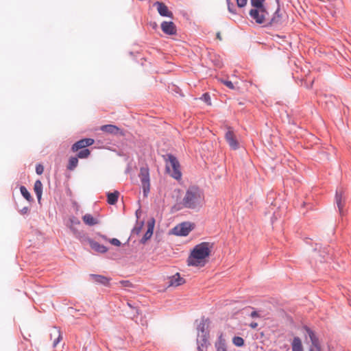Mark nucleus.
<instances>
[{
	"label": "nucleus",
	"instance_id": "nucleus-8",
	"mask_svg": "<svg viewBox=\"0 0 351 351\" xmlns=\"http://www.w3.org/2000/svg\"><path fill=\"white\" fill-rule=\"evenodd\" d=\"M225 138L231 149L234 150L239 149V142L237 141L233 130L231 127L228 128V130L225 134Z\"/></svg>",
	"mask_w": 351,
	"mask_h": 351
},
{
	"label": "nucleus",
	"instance_id": "nucleus-12",
	"mask_svg": "<svg viewBox=\"0 0 351 351\" xmlns=\"http://www.w3.org/2000/svg\"><path fill=\"white\" fill-rule=\"evenodd\" d=\"M100 130L102 132L114 134V135H123V131L117 125L108 124V125H104L100 127Z\"/></svg>",
	"mask_w": 351,
	"mask_h": 351
},
{
	"label": "nucleus",
	"instance_id": "nucleus-36",
	"mask_svg": "<svg viewBox=\"0 0 351 351\" xmlns=\"http://www.w3.org/2000/svg\"><path fill=\"white\" fill-rule=\"evenodd\" d=\"M44 171V167L41 164H38L36 166V172L38 175H41Z\"/></svg>",
	"mask_w": 351,
	"mask_h": 351
},
{
	"label": "nucleus",
	"instance_id": "nucleus-37",
	"mask_svg": "<svg viewBox=\"0 0 351 351\" xmlns=\"http://www.w3.org/2000/svg\"><path fill=\"white\" fill-rule=\"evenodd\" d=\"M236 1L239 8H243L246 5L247 0H236Z\"/></svg>",
	"mask_w": 351,
	"mask_h": 351
},
{
	"label": "nucleus",
	"instance_id": "nucleus-5",
	"mask_svg": "<svg viewBox=\"0 0 351 351\" xmlns=\"http://www.w3.org/2000/svg\"><path fill=\"white\" fill-rule=\"evenodd\" d=\"M138 177L141 180L143 196L147 197L150 191V176L149 168L147 167H141Z\"/></svg>",
	"mask_w": 351,
	"mask_h": 351
},
{
	"label": "nucleus",
	"instance_id": "nucleus-15",
	"mask_svg": "<svg viewBox=\"0 0 351 351\" xmlns=\"http://www.w3.org/2000/svg\"><path fill=\"white\" fill-rule=\"evenodd\" d=\"M87 240L90 247L95 252L101 254H104L108 251V248L104 245H101L90 238H88Z\"/></svg>",
	"mask_w": 351,
	"mask_h": 351
},
{
	"label": "nucleus",
	"instance_id": "nucleus-2",
	"mask_svg": "<svg viewBox=\"0 0 351 351\" xmlns=\"http://www.w3.org/2000/svg\"><path fill=\"white\" fill-rule=\"evenodd\" d=\"M213 244L208 242H202L196 245L188 257V265L204 267L206 263L205 259L209 256Z\"/></svg>",
	"mask_w": 351,
	"mask_h": 351
},
{
	"label": "nucleus",
	"instance_id": "nucleus-21",
	"mask_svg": "<svg viewBox=\"0 0 351 351\" xmlns=\"http://www.w3.org/2000/svg\"><path fill=\"white\" fill-rule=\"evenodd\" d=\"M84 222L90 226H93L98 223L97 219L93 217L90 214H86L83 216Z\"/></svg>",
	"mask_w": 351,
	"mask_h": 351
},
{
	"label": "nucleus",
	"instance_id": "nucleus-3",
	"mask_svg": "<svg viewBox=\"0 0 351 351\" xmlns=\"http://www.w3.org/2000/svg\"><path fill=\"white\" fill-rule=\"evenodd\" d=\"M166 162V170L174 179L179 180L182 178L180 165L177 158L171 154H167L162 156Z\"/></svg>",
	"mask_w": 351,
	"mask_h": 351
},
{
	"label": "nucleus",
	"instance_id": "nucleus-17",
	"mask_svg": "<svg viewBox=\"0 0 351 351\" xmlns=\"http://www.w3.org/2000/svg\"><path fill=\"white\" fill-rule=\"evenodd\" d=\"M90 277L97 283L103 285L104 286H109L110 285V279L104 276L90 274Z\"/></svg>",
	"mask_w": 351,
	"mask_h": 351
},
{
	"label": "nucleus",
	"instance_id": "nucleus-29",
	"mask_svg": "<svg viewBox=\"0 0 351 351\" xmlns=\"http://www.w3.org/2000/svg\"><path fill=\"white\" fill-rule=\"evenodd\" d=\"M90 154V152L88 149H82L81 151H80L77 154V157L78 158H86L89 156V155Z\"/></svg>",
	"mask_w": 351,
	"mask_h": 351
},
{
	"label": "nucleus",
	"instance_id": "nucleus-22",
	"mask_svg": "<svg viewBox=\"0 0 351 351\" xmlns=\"http://www.w3.org/2000/svg\"><path fill=\"white\" fill-rule=\"evenodd\" d=\"M335 201L338 207L339 211L341 214L343 213V204L342 203V193L341 192L337 191L335 195Z\"/></svg>",
	"mask_w": 351,
	"mask_h": 351
},
{
	"label": "nucleus",
	"instance_id": "nucleus-9",
	"mask_svg": "<svg viewBox=\"0 0 351 351\" xmlns=\"http://www.w3.org/2000/svg\"><path fill=\"white\" fill-rule=\"evenodd\" d=\"M154 6L156 7L159 14L162 16L169 17L172 19L173 14L169 11L167 6L162 2L156 1L154 3Z\"/></svg>",
	"mask_w": 351,
	"mask_h": 351
},
{
	"label": "nucleus",
	"instance_id": "nucleus-52",
	"mask_svg": "<svg viewBox=\"0 0 351 351\" xmlns=\"http://www.w3.org/2000/svg\"><path fill=\"white\" fill-rule=\"evenodd\" d=\"M309 351H313V350L312 349H310V350H309Z\"/></svg>",
	"mask_w": 351,
	"mask_h": 351
},
{
	"label": "nucleus",
	"instance_id": "nucleus-33",
	"mask_svg": "<svg viewBox=\"0 0 351 351\" xmlns=\"http://www.w3.org/2000/svg\"><path fill=\"white\" fill-rule=\"evenodd\" d=\"M200 99L202 101H204L205 103H206L207 104L211 105L210 96L209 93H204L202 95V97H200Z\"/></svg>",
	"mask_w": 351,
	"mask_h": 351
},
{
	"label": "nucleus",
	"instance_id": "nucleus-14",
	"mask_svg": "<svg viewBox=\"0 0 351 351\" xmlns=\"http://www.w3.org/2000/svg\"><path fill=\"white\" fill-rule=\"evenodd\" d=\"M154 223H155V220L154 218H152V219L148 221L147 230L146 232L144 234L142 239H141V241H140L141 243L145 244L147 242V241L149 240L152 237V236L153 234Z\"/></svg>",
	"mask_w": 351,
	"mask_h": 351
},
{
	"label": "nucleus",
	"instance_id": "nucleus-1",
	"mask_svg": "<svg viewBox=\"0 0 351 351\" xmlns=\"http://www.w3.org/2000/svg\"><path fill=\"white\" fill-rule=\"evenodd\" d=\"M204 202L203 191L196 185H191L186 189L182 204L185 208L198 210L202 207Z\"/></svg>",
	"mask_w": 351,
	"mask_h": 351
},
{
	"label": "nucleus",
	"instance_id": "nucleus-45",
	"mask_svg": "<svg viewBox=\"0 0 351 351\" xmlns=\"http://www.w3.org/2000/svg\"><path fill=\"white\" fill-rule=\"evenodd\" d=\"M250 327H251L252 328L254 329L256 328L257 326H258V324L256 322H251L250 324H249Z\"/></svg>",
	"mask_w": 351,
	"mask_h": 351
},
{
	"label": "nucleus",
	"instance_id": "nucleus-16",
	"mask_svg": "<svg viewBox=\"0 0 351 351\" xmlns=\"http://www.w3.org/2000/svg\"><path fill=\"white\" fill-rule=\"evenodd\" d=\"M185 282V280L182 278L179 273L169 278L168 286L169 287H178L182 285Z\"/></svg>",
	"mask_w": 351,
	"mask_h": 351
},
{
	"label": "nucleus",
	"instance_id": "nucleus-48",
	"mask_svg": "<svg viewBox=\"0 0 351 351\" xmlns=\"http://www.w3.org/2000/svg\"><path fill=\"white\" fill-rule=\"evenodd\" d=\"M313 81H312L309 85L306 84V88H311L312 87V86H313Z\"/></svg>",
	"mask_w": 351,
	"mask_h": 351
},
{
	"label": "nucleus",
	"instance_id": "nucleus-47",
	"mask_svg": "<svg viewBox=\"0 0 351 351\" xmlns=\"http://www.w3.org/2000/svg\"><path fill=\"white\" fill-rule=\"evenodd\" d=\"M141 213V210L140 209L137 210L136 211V218L138 219L139 218V214Z\"/></svg>",
	"mask_w": 351,
	"mask_h": 351
},
{
	"label": "nucleus",
	"instance_id": "nucleus-40",
	"mask_svg": "<svg viewBox=\"0 0 351 351\" xmlns=\"http://www.w3.org/2000/svg\"><path fill=\"white\" fill-rule=\"evenodd\" d=\"M62 339L61 335H60V332L58 331V338H56V339L53 341V347H56V346L58 344V343L60 342V339Z\"/></svg>",
	"mask_w": 351,
	"mask_h": 351
},
{
	"label": "nucleus",
	"instance_id": "nucleus-20",
	"mask_svg": "<svg viewBox=\"0 0 351 351\" xmlns=\"http://www.w3.org/2000/svg\"><path fill=\"white\" fill-rule=\"evenodd\" d=\"M119 193L117 191H115L113 193H107V202L110 205L115 204L119 198Z\"/></svg>",
	"mask_w": 351,
	"mask_h": 351
},
{
	"label": "nucleus",
	"instance_id": "nucleus-42",
	"mask_svg": "<svg viewBox=\"0 0 351 351\" xmlns=\"http://www.w3.org/2000/svg\"><path fill=\"white\" fill-rule=\"evenodd\" d=\"M250 317H259V314L258 313V312L256 311H253L252 312H251V313L250 314Z\"/></svg>",
	"mask_w": 351,
	"mask_h": 351
},
{
	"label": "nucleus",
	"instance_id": "nucleus-50",
	"mask_svg": "<svg viewBox=\"0 0 351 351\" xmlns=\"http://www.w3.org/2000/svg\"><path fill=\"white\" fill-rule=\"evenodd\" d=\"M217 38H219V40H221V35H220V33H219V32H218V33L217 34Z\"/></svg>",
	"mask_w": 351,
	"mask_h": 351
},
{
	"label": "nucleus",
	"instance_id": "nucleus-35",
	"mask_svg": "<svg viewBox=\"0 0 351 351\" xmlns=\"http://www.w3.org/2000/svg\"><path fill=\"white\" fill-rule=\"evenodd\" d=\"M83 141L84 142L86 147L92 145L95 142L94 140L90 138H83Z\"/></svg>",
	"mask_w": 351,
	"mask_h": 351
},
{
	"label": "nucleus",
	"instance_id": "nucleus-46",
	"mask_svg": "<svg viewBox=\"0 0 351 351\" xmlns=\"http://www.w3.org/2000/svg\"><path fill=\"white\" fill-rule=\"evenodd\" d=\"M302 206L307 207L308 208H312L311 204L306 203V202H303Z\"/></svg>",
	"mask_w": 351,
	"mask_h": 351
},
{
	"label": "nucleus",
	"instance_id": "nucleus-38",
	"mask_svg": "<svg viewBox=\"0 0 351 351\" xmlns=\"http://www.w3.org/2000/svg\"><path fill=\"white\" fill-rule=\"evenodd\" d=\"M110 243L115 246H120L121 245V241L115 238L110 239Z\"/></svg>",
	"mask_w": 351,
	"mask_h": 351
},
{
	"label": "nucleus",
	"instance_id": "nucleus-51",
	"mask_svg": "<svg viewBox=\"0 0 351 351\" xmlns=\"http://www.w3.org/2000/svg\"><path fill=\"white\" fill-rule=\"evenodd\" d=\"M319 261H320V262H322V261H324L325 260L323 258H321Z\"/></svg>",
	"mask_w": 351,
	"mask_h": 351
},
{
	"label": "nucleus",
	"instance_id": "nucleus-39",
	"mask_svg": "<svg viewBox=\"0 0 351 351\" xmlns=\"http://www.w3.org/2000/svg\"><path fill=\"white\" fill-rule=\"evenodd\" d=\"M119 283L125 287H130L132 285L129 280H121Z\"/></svg>",
	"mask_w": 351,
	"mask_h": 351
},
{
	"label": "nucleus",
	"instance_id": "nucleus-13",
	"mask_svg": "<svg viewBox=\"0 0 351 351\" xmlns=\"http://www.w3.org/2000/svg\"><path fill=\"white\" fill-rule=\"evenodd\" d=\"M161 29L167 35H174L176 34V27L171 21H163L161 23Z\"/></svg>",
	"mask_w": 351,
	"mask_h": 351
},
{
	"label": "nucleus",
	"instance_id": "nucleus-11",
	"mask_svg": "<svg viewBox=\"0 0 351 351\" xmlns=\"http://www.w3.org/2000/svg\"><path fill=\"white\" fill-rule=\"evenodd\" d=\"M304 330L306 331V335L308 336L311 340L312 345L318 350H320V344L318 337L316 336L313 330L309 327L304 326Z\"/></svg>",
	"mask_w": 351,
	"mask_h": 351
},
{
	"label": "nucleus",
	"instance_id": "nucleus-31",
	"mask_svg": "<svg viewBox=\"0 0 351 351\" xmlns=\"http://www.w3.org/2000/svg\"><path fill=\"white\" fill-rule=\"evenodd\" d=\"M227 5H228V10L229 12L232 14H237V10L235 8L234 5L230 1V0H226Z\"/></svg>",
	"mask_w": 351,
	"mask_h": 351
},
{
	"label": "nucleus",
	"instance_id": "nucleus-25",
	"mask_svg": "<svg viewBox=\"0 0 351 351\" xmlns=\"http://www.w3.org/2000/svg\"><path fill=\"white\" fill-rule=\"evenodd\" d=\"M265 0H250L251 5L253 9H261L266 8L265 5Z\"/></svg>",
	"mask_w": 351,
	"mask_h": 351
},
{
	"label": "nucleus",
	"instance_id": "nucleus-24",
	"mask_svg": "<svg viewBox=\"0 0 351 351\" xmlns=\"http://www.w3.org/2000/svg\"><path fill=\"white\" fill-rule=\"evenodd\" d=\"M78 164V158L77 156H72L69 160L67 169L70 171L74 170Z\"/></svg>",
	"mask_w": 351,
	"mask_h": 351
},
{
	"label": "nucleus",
	"instance_id": "nucleus-32",
	"mask_svg": "<svg viewBox=\"0 0 351 351\" xmlns=\"http://www.w3.org/2000/svg\"><path fill=\"white\" fill-rule=\"evenodd\" d=\"M217 351H227L226 347L224 342L219 341L215 344Z\"/></svg>",
	"mask_w": 351,
	"mask_h": 351
},
{
	"label": "nucleus",
	"instance_id": "nucleus-7",
	"mask_svg": "<svg viewBox=\"0 0 351 351\" xmlns=\"http://www.w3.org/2000/svg\"><path fill=\"white\" fill-rule=\"evenodd\" d=\"M209 319H205L203 317L199 325L197 326V338L200 339H206V340L208 339L209 337V331L208 330V326H209Z\"/></svg>",
	"mask_w": 351,
	"mask_h": 351
},
{
	"label": "nucleus",
	"instance_id": "nucleus-34",
	"mask_svg": "<svg viewBox=\"0 0 351 351\" xmlns=\"http://www.w3.org/2000/svg\"><path fill=\"white\" fill-rule=\"evenodd\" d=\"M221 82L230 89L234 90L235 88L233 83L231 81L228 80H221Z\"/></svg>",
	"mask_w": 351,
	"mask_h": 351
},
{
	"label": "nucleus",
	"instance_id": "nucleus-18",
	"mask_svg": "<svg viewBox=\"0 0 351 351\" xmlns=\"http://www.w3.org/2000/svg\"><path fill=\"white\" fill-rule=\"evenodd\" d=\"M292 351H304L301 339L295 337L291 342Z\"/></svg>",
	"mask_w": 351,
	"mask_h": 351
},
{
	"label": "nucleus",
	"instance_id": "nucleus-43",
	"mask_svg": "<svg viewBox=\"0 0 351 351\" xmlns=\"http://www.w3.org/2000/svg\"><path fill=\"white\" fill-rule=\"evenodd\" d=\"M131 169H132L131 165L130 163H128V165H127V167H126V169L125 170V173H129L131 171Z\"/></svg>",
	"mask_w": 351,
	"mask_h": 351
},
{
	"label": "nucleus",
	"instance_id": "nucleus-30",
	"mask_svg": "<svg viewBox=\"0 0 351 351\" xmlns=\"http://www.w3.org/2000/svg\"><path fill=\"white\" fill-rule=\"evenodd\" d=\"M233 343L238 347H241L244 344V340L242 337L236 336L232 339Z\"/></svg>",
	"mask_w": 351,
	"mask_h": 351
},
{
	"label": "nucleus",
	"instance_id": "nucleus-27",
	"mask_svg": "<svg viewBox=\"0 0 351 351\" xmlns=\"http://www.w3.org/2000/svg\"><path fill=\"white\" fill-rule=\"evenodd\" d=\"M20 191H21V195L24 197V198H25L27 201L30 202L32 200V197L30 195V193H29V191H27V189H26L25 186H21L20 187Z\"/></svg>",
	"mask_w": 351,
	"mask_h": 351
},
{
	"label": "nucleus",
	"instance_id": "nucleus-4",
	"mask_svg": "<svg viewBox=\"0 0 351 351\" xmlns=\"http://www.w3.org/2000/svg\"><path fill=\"white\" fill-rule=\"evenodd\" d=\"M249 15L257 24H260L263 27H267L269 12L267 11V8L261 9H251L249 12Z\"/></svg>",
	"mask_w": 351,
	"mask_h": 351
},
{
	"label": "nucleus",
	"instance_id": "nucleus-41",
	"mask_svg": "<svg viewBox=\"0 0 351 351\" xmlns=\"http://www.w3.org/2000/svg\"><path fill=\"white\" fill-rule=\"evenodd\" d=\"M29 212V208L27 206L23 207L21 210H20V213L21 215H25Z\"/></svg>",
	"mask_w": 351,
	"mask_h": 351
},
{
	"label": "nucleus",
	"instance_id": "nucleus-19",
	"mask_svg": "<svg viewBox=\"0 0 351 351\" xmlns=\"http://www.w3.org/2000/svg\"><path fill=\"white\" fill-rule=\"evenodd\" d=\"M34 190L38 200L40 201L43 194V184L40 180H38L35 182Z\"/></svg>",
	"mask_w": 351,
	"mask_h": 351
},
{
	"label": "nucleus",
	"instance_id": "nucleus-23",
	"mask_svg": "<svg viewBox=\"0 0 351 351\" xmlns=\"http://www.w3.org/2000/svg\"><path fill=\"white\" fill-rule=\"evenodd\" d=\"M197 351H204L207 349L208 345H209L208 340L206 339H197Z\"/></svg>",
	"mask_w": 351,
	"mask_h": 351
},
{
	"label": "nucleus",
	"instance_id": "nucleus-28",
	"mask_svg": "<svg viewBox=\"0 0 351 351\" xmlns=\"http://www.w3.org/2000/svg\"><path fill=\"white\" fill-rule=\"evenodd\" d=\"M143 224H144L143 221H141L140 223H137L136 225L132 230L131 235L132 236H134L135 234L138 235L141 232Z\"/></svg>",
	"mask_w": 351,
	"mask_h": 351
},
{
	"label": "nucleus",
	"instance_id": "nucleus-6",
	"mask_svg": "<svg viewBox=\"0 0 351 351\" xmlns=\"http://www.w3.org/2000/svg\"><path fill=\"white\" fill-rule=\"evenodd\" d=\"M194 228V224L185 221L178 224L172 229V233L177 236L186 237Z\"/></svg>",
	"mask_w": 351,
	"mask_h": 351
},
{
	"label": "nucleus",
	"instance_id": "nucleus-26",
	"mask_svg": "<svg viewBox=\"0 0 351 351\" xmlns=\"http://www.w3.org/2000/svg\"><path fill=\"white\" fill-rule=\"evenodd\" d=\"M84 142L83 141V139H81L77 142H75L71 147L72 152H75L78 151L81 149H85Z\"/></svg>",
	"mask_w": 351,
	"mask_h": 351
},
{
	"label": "nucleus",
	"instance_id": "nucleus-10",
	"mask_svg": "<svg viewBox=\"0 0 351 351\" xmlns=\"http://www.w3.org/2000/svg\"><path fill=\"white\" fill-rule=\"evenodd\" d=\"M281 19H282V15L280 13L279 5H278L277 9L274 12V13L272 14V16H270V14H269L268 21H267V27L278 25L280 24Z\"/></svg>",
	"mask_w": 351,
	"mask_h": 351
},
{
	"label": "nucleus",
	"instance_id": "nucleus-49",
	"mask_svg": "<svg viewBox=\"0 0 351 351\" xmlns=\"http://www.w3.org/2000/svg\"><path fill=\"white\" fill-rule=\"evenodd\" d=\"M73 232H74V233H75V234L76 235L77 237L78 236H80V232H77V230H73Z\"/></svg>",
	"mask_w": 351,
	"mask_h": 351
},
{
	"label": "nucleus",
	"instance_id": "nucleus-44",
	"mask_svg": "<svg viewBox=\"0 0 351 351\" xmlns=\"http://www.w3.org/2000/svg\"><path fill=\"white\" fill-rule=\"evenodd\" d=\"M71 221L72 223L75 224H79L80 223V221L75 217H73L72 219H71Z\"/></svg>",
	"mask_w": 351,
	"mask_h": 351
}]
</instances>
